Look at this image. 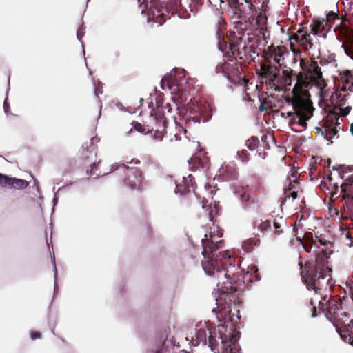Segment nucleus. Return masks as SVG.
Segmentation results:
<instances>
[{"mask_svg": "<svg viewBox=\"0 0 353 353\" xmlns=\"http://www.w3.org/2000/svg\"><path fill=\"white\" fill-rule=\"evenodd\" d=\"M301 279L308 290H314L317 293L318 290L327 288L330 274L321 267H309L306 273L304 271L301 272Z\"/></svg>", "mask_w": 353, "mask_h": 353, "instance_id": "f257e3e1", "label": "nucleus"}, {"mask_svg": "<svg viewBox=\"0 0 353 353\" xmlns=\"http://www.w3.org/2000/svg\"><path fill=\"white\" fill-rule=\"evenodd\" d=\"M117 171L124 174V184L132 190H140L143 181L141 172L136 168L122 163L112 165L110 172Z\"/></svg>", "mask_w": 353, "mask_h": 353, "instance_id": "f03ea898", "label": "nucleus"}, {"mask_svg": "<svg viewBox=\"0 0 353 353\" xmlns=\"http://www.w3.org/2000/svg\"><path fill=\"white\" fill-rule=\"evenodd\" d=\"M303 62L301 63V68L306 72V78L304 80L303 74H299L297 76L298 82L305 87L310 82L316 83L318 85H321V83L323 81L322 72L317 61H312L309 65L303 66Z\"/></svg>", "mask_w": 353, "mask_h": 353, "instance_id": "7ed1b4c3", "label": "nucleus"}, {"mask_svg": "<svg viewBox=\"0 0 353 353\" xmlns=\"http://www.w3.org/2000/svg\"><path fill=\"white\" fill-rule=\"evenodd\" d=\"M203 250L202 255L204 258H210L214 259L218 264L220 263L223 265L226 264L227 260L230 259L231 256L226 250L217 252L218 247L214 242L210 244H205L204 239H201Z\"/></svg>", "mask_w": 353, "mask_h": 353, "instance_id": "20e7f679", "label": "nucleus"}, {"mask_svg": "<svg viewBox=\"0 0 353 353\" xmlns=\"http://www.w3.org/2000/svg\"><path fill=\"white\" fill-rule=\"evenodd\" d=\"M292 106L298 118V124L302 126V130L305 131L307 129V121L310 119L306 112H312L314 108L310 104L303 101H293Z\"/></svg>", "mask_w": 353, "mask_h": 353, "instance_id": "39448f33", "label": "nucleus"}, {"mask_svg": "<svg viewBox=\"0 0 353 353\" xmlns=\"http://www.w3.org/2000/svg\"><path fill=\"white\" fill-rule=\"evenodd\" d=\"M261 69L262 77L268 80V83L271 88H274L276 91L279 90V88L277 86V79L280 72L279 67L275 65L262 64Z\"/></svg>", "mask_w": 353, "mask_h": 353, "instance_id": "423d86ee", "label": "nucleus"}, {"mask_svg": "<svg viewBox=\"0 0 353 353\" xmlns=\"http://www.w3.org/2000/svg\"><path fill=\"white\" fill-rule=\"evenodd\" d=\"M341 179L344 182L340 185L341 192L344 194L343 199H353V172L342 170Z\"/></svg>", "mask_w": 353, "mask_h": 353, "instance_id": "0eeeda50", "label": "nucleus"}, {"mask_svg": "<svg viewBox=\"0 0 353 353\" xmlns=\"http://www.w3.org/2000/svg\"><path fill=\"white\" fill-rule=\"evenodd\" d=\"M285 53V49L283 46H280L274 47V46H271L268 48L266 59L270 63H272L271 59H272L274 63H277L279 67H283L284 65L283 56Z\"/></svg>", "mask_w": 353, "mask_h": 353, "instance_id": "6e6552de", "label": "nucleus"}, {"mask_svg": "<svg viewBox=\"0 0 353 353\" xmlns=\"http://www.w3.org/2000/svg\"><path fill=\"white\" fill-rule=\"evenodd\" d=\"M221 339L223 353H241V347L238 343V334H230L228 339H227V336L225 338L221 337Z\"/></svg>", "mask_w": 353, "mask_h": 353, "instance_id": "1a4fd4ad", "label": "nucleus"}, {"mask_svg": "<svg viewBox=\"0 0 353 353\" xmlns=\"http://www.w3.org/2000/svg\"><path fill=\"white\" fill-rule=\"evenodd\" d=\"M149 123L152 124V130L154 131H165L167 122L164 114L161 111L152 110L149 117Z\"/></svg>", "mask_w": 353, "mask_h": 353, "instance_id": "9d476101", "label": "nucleus"}, {"mask_svg": "<svg viewBox=\"0 0 353 353\" xmlns=\"http://www.w3.org/2000/svg\"><path fill=\"white\" fill-rule=\"evenodd\" d=\"M310 33L305 32L303 29L299 30L297 33L290 38L291 46L293 45V41L301 45L305 50H311L315 44L312 43L310 39Z\"/></svg>", "mask_w": 353, "mask_h": 353, "instance_id": "9b49d317", "label": "nucleus"}, {"mask_svg": "<svg viewBox=\"0 0 353 353\" xmlns=\"http://www.w3.org/2000/svg\"><path fill=\"white\" fill-rule=\"evenodd\" d=\"M208 260L202 263V268L205 274L210 276L219 278V274L225 275L224 268H220L218 263L214 259L206 258Z\"/></svg>", "mask_w": 353, "mask_h": 353, "instance_id": "f8f14e48", "label": "nucleus"}, {"mask_svg": "<svg viewBox=\"0 0 353 353\" xmlns=\"http://www.w3.org/2000/svg\"><path fill=\"white\" fill-rule=\"evenodd\" d=\"M339 87L341 91L353 92V76L350 71L340 73Z\"/></svg>", "mask_w": 353, "mask_h": 353, "instance_id": "ddd939ff", "label": "nucleus"}, {"mask_svg": "<svg viewBox=\"0 0 353 353\" xmlns=\"http://www.w3.org/2000/svg\"><path fill=\"white\" fill-rule=\"evenodd\" d=\"M208 334L205 330H196L193 336L191 337V343L192 346H205L207 345Z\"/></svg>", "mask_w": 353, "mask_h": 353, "instance_id": "4468645a", "label": "nucleus"}, {"mask_svg": "<svg viewBox=\"0 0 353 353\" xmlns=\"http://www.w3.org/2000/svg\"><path fill=\"white\" fill-rule=\"evenodd\" d=\"M160 10L159 0H151L145 4L144 8L141 9V14L146 12L148 19H150V17L154 18L155 13H159Z\"/></svg>", "mask_w": 353, "mask_h": 353, "instance_id": "2eb2a0df", "label": "nucleus"}, {"mask_svg": "<svg viewBox=\"0 0 353 353\" xmlns=\"http://www.w3.org/2000/svg\"><path fill=\"white\" fill-rule=\"evenodd\" d=\"M259 2L261 0H259ZM268 0H261V12L258 13L256 19V23L258 26V27L261 29H263L264 26L265 25V22L267 20V17L265 15V12L267 11L268 6L267 2Z\"/></svg>", "mask_w": 353, "mask_h": 353, "instance_id": "dca6fc26", "label": "nucleus"}, {"mask_svg": "<svg viewBox=\"0 0 353 353\" xmlns=\"http://www.w3.org/2000/svg\"><path fill=\"white\" fill-rule=\"evenodd\" d=\"M245 4L241 3L239 5V10L242 12L245 15H250L252 17H254L256 14H257L256 8L254 6L250 0H243Z\"/></svg>", "mask_w": 353, "mask_h": 353, "instance_id": "f3484780", "label": "nucleus"}, {"mask_svg": "<svg viewBox=\"0 0 353 353\" xmlns=\"http://www.w3.org/2000/svg\"><path fill=\"white\" fill-rule=\"evenodd\" d=\"M28 185L29 183L24 179L10 177L9 188H14L18 190H23L26 188L28 186Z\"/></svg>", "mask_w": 353, "mask_h": 353, "instance_id": "a211bd4d", "label": "nucleus"}, {"mask_svg": "<svg viewBox=\"0 0 353 353\" xmlns=\"http://www.w3.org/2000/svg\"><path fill=\"white\" fill-rule=\"evenodd\" d=\"M216 308H212V312L216 315L218 313H221L222 315L227 314L229 310L227 308V303H222V299H216Z\"/></svg>", "mask_w": 353, "mask_h": 353, "instance_id": "6ab92c4d", "label": "nucleus"}, {"mask_svg": "<svg viewBox=\"0 0 353 353\" xmlns=\"http://www.w3.org/2000/svg\"><path fill=\"white\" fill-rule=\"evenodd\" d=\"M259 239H248L244 241L242 243V248L246 252H250L252 250L254 245H256L259 243Z\"/></svg>", "mask_w": 353, "mask_h": 353, "instance_id": "aec40b11", "label": "nucleus"}, {"mask_svg": "<svg viewBox=\"0 0 353 353\" xmlns=\"http://www.w3.org/2000/svg\"><path fill=\"white\" fill-rule=\"evenodd\" d=\"M321 134L326 141H330L332 137L337 135V132L332 128H325L324 131H321Z\"/></svg>", "mask_w": 353, "mask_h": 353, "instance_id": "412c9836", "label": "nucleus"}, {"mask_svg": "<svg viewBox=\"0 0 353 353\" xmlns=\"http://www.w3.org/2000/svg\"><path fill=\"white\" fill-rule=\"evenodd\" d=\"M272 223L270 221H265L261 222L258 225V230H259L262 234H264L265 232L271 229Z\"/></svg>", "mask_w": 353, "mask_h": 353, "instance_id": "4be33fe9", "label": "nucleus"}, {"mask_svg": "<svg viewBox=\"0 0 353 353\" xmlns=\"http://www.w3.org/2000/svg\"><path fill=\"white\" fill-rule=\"evenodd\" d=\"M298 176H299L298 172L296 171H294V170L291 171L290 174L288 175V179L290 181L289 190H292L294 188L292 183V182L296 183L297 181Z\"/></svg>", "mask_w": 353, "mask_h": 353, "instance_id": "5701e85b", "label": "nucleus"}, {"mask_svg": "<svg viewBox=\"0 0 353 353\" xmlns=\"http://www.w3.org/2000/svg\"><path fill=\"white\" fill-rule=\"evenodd\" d=\"M10 177L0 173V186L5 188L10 185Z\"/></svg>", "mask_w": 353, "mask_h": 353, "instance_id": "b1692460", "label": "nucleus"}, {"mask_svg": "<svg viewBox=\"0 0 353 353\" xmlns=\"http://www.w3.org/2000/svg\"><path fill=\"white\" fill-rule=\"evenodd\" d=\"M323 28V22H316L315 24L312 27L311 29V34L316 36L319 34V32L321 29Z\"/></svg>", "mask_w": 353, "mask_h": 353, "instance_id": "393cba45", "label": "nucleus"}, {"mask_svg": "<svg viewBox=\"0 0 353 353\" xmlns=\"http://www.w3.org/2000/svg\"><path fill=\"white\" fill-rule=\"evenodd\" d=\"M216 340L211 335H209L207 339V346L211 349L212 351L214 352L216 349L215 344Z\"/></svg>", "mask_w": 353, "mask_h": 353, "instance_id": "a878e982", "label": "nucleus"}, {"mask_svg": "<svg viewBox=\"0 0 353 353\" xmlns=\"http://www.w3.org/2000/svg\"><path fill=\"white\" fill-rule=\"evenodd\" d=\"M51 262L54 265V281H56L57 276V269L56 264H55V256L54 254L52 256H51ZM57 289H58V287H57V283H55L54 286V292H55Z\"/></svg>", "mask_w": 353, "mask_h": 353, "instance_id": "bb28decb", "label": "nucleus"}, {"mask_svg": "<svg viewBox=\"0 0 353 353\" xmlns=\"http://www.w3.org/2000/svg\"><path fill=\"white\" fill-rule=\"evenodd\" d=\"M346 325H345L343 327V328H341V327H336V332H337L339 333V334L341 336V338L342 339V340H343V341H346V340H347V336H348V334L347 335V334H343V332H345L344 331V328L345 327V326H346Z\"/></svg>", "mask_w": 353, "mask_h": 353, "instance_id": "cd10ccee", "label": "nucleus"}, {"mask_svg": "<svg viewBox=\"0 0 353 353\" xmlns=\"http://www.w3.org/2000/svg\"><path fill=\"white\" fill-rule=\"evenodd\" d=\"M350 325L347 324V325L344 328V331L347 332V333H348V336H349V342L348 343L353 346V337L351 336V334L352 333V331L350 330Z\"/></svg>", "mask_w": 353, "mask_h": 353, "instance_id": "c85d7f7f", "label": "nucleus"}, {"mask_svg": "<svg viewBox=\"0 0 353 353\" xmlns=\"http://www.w3.org/2000/svg\"><path fill=\"white\" fill-rule=\"evenodd\" d=\"M165 132V131H154V139L159 141H162L163 138V133Z\"/></svg>", "mask_w": 353, "mask_h": 353, "instance_id": "c756f323", "label": "nucleus"}, {"mask_svg": "<svg viewBox=\"0 0 353 353\" xmlns=\"http://www.w3.org/2000/svg\"><path fill=\"white\" fill-rule=\"evenodd\" d=\"M351 110H352V108L350 106H347L343 108H340V114L343 117L347 116L349 114Z\"/></svg>", "mask_w": 353, "mask_h": 353, "instance_id": "7c9ffc66", "label": "nucleus"}, {"mask_svg": "<svg viewBox=\"0 0 353 353\" xmlns=\"http://www.w3.org/2000/svg\"><path fill=\"white\" fill-rule=\"evenodd\" d=\"M84 27L83 26H81L77 30V34H76V36H77V39L81 41V38L83 37V36L84 35Z\"/></svg>", "mask_w": 353, "mask_h": 353, "instance_id": "2f4dec72", "label": "nucleus"}, {"mask_svg": "<svg viewBox=\"0 0 353 353\" xmlns=\"http://www.w3.org/2000/svg\"><path fill=\"white\" fill-rule=\"evenodd\" d=\"M274 228L275 229L274 234L275 235H280L282 233V230H280L281 225L276 222L273 223Z\"/></svg>", "mask_w": 353, "mask_h": 353, "instance_id": "473e14b6", "label": "nucleus"}, {"mask_svg": "<svg viewBox=\"0 0 353 353\" xmlns=\"http://www.w3.org/2000/svg\"><path fill=\"white\" fill-rule=\"evenodd\" d=\"M134 128L139 132H141V133L144 132V129H143V125L138 122L134 123Z\"/></svg>", "mask_w": 353, "mask_h": 353, "instance_id": "72a5a7b5", "label": "nucleus"}, {"mask_svg": "<svg viewBox=\"0 0 353 353\" xmlns=\"http://www.w3.org/2000/svg\"><path fill=\"white\" fill-rule=\"evenodd\" d=\"M285 194L286 196H285V198L284 199V201H285L287 200V199L290 198V197H292L293 200H294L295 199L297 198V192L296 191H293L289 195H287V192L285 191Z\"/></svg>", "mask_w": 353, "mask_h": 353, "instance_id": "f704fd0d", "label": "nucleus"}, {"mask_svg": "<svg viewBox=\"0 0 353 353\" xmlns=\"http://www.w3.org/2000/svg\"><path fill=\"white\" fill-rule=\"evenodd\" d=\"M30 338L32 340H36L40 338V333L37 332H34L30 333Z\"/></svg>", "mask_w": 353, "mask_h": 353, "instance_id": "c9c22d12", "label": "nucleus"}, {"mask_svg": "<svg viewBox=\"0 0 353 353\" xmlns=\"http://www.w3.org/2000/svg\"><path fill=\"white\" fill-rule=\"evenodd\" d=\"M248 141L251 142L254 145H257L259 142V139L256 137H251Z\"/></svg>", "mask_w": 353, "mask_h": 353, "instance_id": "e433bc0d", "label": "nucleus"}, {"mask_svg": "<svg viewBox=\"0 0 353 353\" xmlns=\"http://www.w3.org/2000/svg\"><path fill=\"white\" fill-rule=\"evenodd\" d=\"M3 110L6 114H8L10 110V105L7 102L6 99L5 100L3 103Z\"/></svg>", "mask_w": 353, "mask_h": 353, "instance_id": "4c0bfd02", "label": "nucleus"}, {"mask_svg": "<svg viewBox=\"0 0 353 353\" xmlns=\"http://www.w3.org/2000/svg\"><path fill=\"white\" fill-rule=\"evenodd\" d=\"M95 167V163H90V169L87 170V174H94V172H93V169Z\"/></svg>", "mask_w": 353, "mask_h": 353, "instance_id": "58836bf2", "label": "nucleus"}, {"mask_svg": "<svg viewBox=\"0 0 353 353\" xmlns=\"http://www.w3.org/2000/svg\"><path fill=\"white\" fill-rule=\"evenodd\" d=\"M342 47L343 48L345 54L353 59V57L350 55V51L344 45H343Z\"/></svg>", "mask_w": 353, "mask_h": 353, "instance_id": "ea45409f", "label": "nucleus"}, {"mask_svg": "<svg viewBox=\"0 0 353 353\" xmlns=\"http://www.w3.org/2000/svg\"><path fill=\"white\" fill-rule=\"evenodd\" d=\"M238 154L240 156V157H246L247 154H248V152L246 150H241V152H238Z\"/></svg>", "mask_w": 353, "mask_h": 353, "instance_id": "a19ab883", "label": "nucleus"}, {"mask_svg": "<svg viewBox=\"0 0 353 353\" xmlns=\"http://www.w3.org/2000/svg\"><path fill=\"white\" fill-rule=\"evenodd\" d=\"M61 190V188H60L58 191L54 194V199H53V203H54V206L57 204V193L59 190Z\"/></svg>", "mask_w": 353, "mask_h": 353, "instance_id": "79ce46f5", "label": "nucleus"}, {"mask_svg": "<svg viewBox=\"0 0 353 353\" xmlns=\"http://www.w3.org/2000/svg\"><path fill=\"white\" fill-rule=\"evenodd\" d=\"M263 46H265L268 43L267 37L265 36V33H263Z\"/></svg>", "mask_w": 353, "mask_h": 353, "instance_id": "37998d69", "label": "nucleus"}, {"mask_svg": "<svg viewBox=\"0 0 353 353\" xmlns=\"http://www.w3.org/2000/svg\"><path fill=\"white\" fill-rule=\"evenodd\" d=\"M298 124V118L297 117L296 118H294L293 120L290 123L291 125Z\"/></svg>", "mask_w": 353, "mask_h": 353, "instance_id": "c03bdc74", "label": "nucleus"}, {"mask_svg": "<svg viewBox=\"0 0 353 353\" xmlns=\"http://www.w3.org/2000/svg\"><path fill=\"white\" fill-rule=\"evenodd\" d=\"M245 146L247 147V148L250 150V151H253L254 150V147L252 146L251 144H248L246 143L245 144Z\"/></svg>", "mask_w": 353, "mask_h": 353, "instance_id": "a18cd8bd", "label": "nucleus"}, {"mask_svg": "<svg viewBox=\"0 0 353 353\" xmlns=\"http://www.w3.org/2000/svg\"><path fill=\"white\" fill-rule=\"evenodd\" d=\"M174 6H177L180 3V0H170Z\"/></svg>", "mask_w": 353, "mask_h": 353, "instance_id": "49530a36", "label": "nucleus"}, {"mask_svg": "<svg viewBox=\"0 0 353 353\" xmlns=\"http://www.w3.org/2000/svg\"><path fill=\"white\" fill-rule=\"evenodd\" d=\"M227 274L225 273V275H224L223 273L219 274V277L217 278L219 280H222L224 278H226Z\"/></svg>", "mask_w": 353, "mask_h": 353, "instance_id": "de8ad7c7", "label": "nucleus"}, {"mask_svg": "<svg viewBox=\"0 0 353 353\" xmlns=\"http://www.w3.org/2000/svg\"><path fill=\"white\" fill-rule=\"evenodd\" d=\"M291 72L292 71L284 70L283 72L286 77H290Z\"/></svg>", "mask_w": 353, "mask_h": 353, "instance_id": "09e8293b", "label": "nucleus"}, {"mask_svg": "<svg viewBox=\"0 0 353 353\" xmlns=\"http://www.w3.org/2000/svg\"><path fill=\"white\" fill-rule=\"evenodd\" d=\"M294 114H295V112H294H294H291V111L288 112L286 113V117H292Z\"/></svg>", "mask_w": 353, "mask_h": 353, "instance_id": "8fccbe9b", "label": "nucleus"}, {"mask_svg": "<svg viewBox=\"0 0 353 353\" xmlns=\"http://www.w3.org/2000/svg\"><path fill=\"white\" fill-rule=\"evenodd\" d=\"M292 131H294L295 133H301L303 132V130H296V129H294L293 128H291Z\"/></svg>", "mask_w": 353, "mask_h": 353, "instance_id": "3c124183", "label": "nucleus"}, {"mask_svg": "<svg viewBox=\"0 0 353 353\" xmlns=\"http://www.w3.org/2000/svg\"><path fill=\"white\" fill-rule=\"evenodd\" d=\"M259 110H260L261 112H263V111H265L266 109H265V107L264 106V105L261 104V105L259 106Z\"/></svg>", "mask_w": 353, "mask_h": 353, "instance_id": "603ef678", "label": "nucleus"}, {"mask_svg": "<svg viewBox=\"0 0 353 353\" xmlns=\"http://www.w3.org/2000/svg\"><path fill=\"white\" fill-rule=\"evenodd\" d=\"M318 242L320 243V245H325V241H323V240L320 239H318Z\"/></svg>", "mask_w": 353, "mask_h": 353, "instance_id": "864d4df0", "label": "nucleus"}, {"mask_svg": "<svg viewBox=\"0 0 353 353\" xmlns=\"http://www.w3.org/2000/svg\"><path fill=\"white\" fill-rule=\"evenodd\" d=\"M332 169H333V170L343 169V166H342V165H339V167H338V168H336V166H333V167H332Z\"/></svg>", "mask_w": 353, "mask_h": 353, "instance_id": "5fc2aeb1", "label": "nucleus"}, {"mask_svg": "<svg viewBox=\"0 0 353 353\" xmlns=\"http://www.w3.org/2000/svg\"><path fill=\"white\" fill-rule=\"evenodd\" d=\"M88 152H89L90 156H96V153L93 150H90Z\"/></svg>", "mask_w": 353, "mask_h": 353, "instance_id": "6e6d98bb", "label": "nucleus"}, {"mask_svg": "<svg viewBox=\"0 0 353 353\" xmlns=\"http://www.w3.org/2000/svg\"><path fill=\"white\" fill-rule=\"evenodd\" d=\"M296 239L303 245L302 239L300 236H296Z\"/></svg>", "mask_w": 353, "mask_h": 353, "instance_id": "4d7b16f0", "label": "nucleus"}, {"mask_svg": "<svg viewBox=\"0 0 353 353\" xmlns=\"http://www.w3.org/2000/svg\"><path fill=\"white\" fill-rule=\"evenodd\" d=\"M350 132L352 135L353 136V123L350 125Z\"/></svg>", "mask_w": 353, "mask_h": 353, "instance_id": "13d9d810", "label": "nucleus"}, {"mask_svg": "<svg viewBox=\"0 0 353 353\" xmlns=\"http://www.w3.org/2000/svg\"><path fill=\"white\" fill-rule=\"evenodd\" d=\"M349 324L350 325V330L352 331L351 330H352V327H353V321H350Z\"/></svg>", "mask_w": 353, "mask_h": 353, "instance_id": "bf43d9fd", "label": "nucleus"}, {"mask_svg": "<svg viewBox=\"0 0 353 353\" xmlns=\"http://www.w3.org/2000/svg\"><path fill=\"white\" fill-rule=\"evenodd\" d=\"M165 108H168V112H170V104H166Z\"/></svg>", "mask_w": 353, "mask_h": 353, "instance_id": "052dcab7", "label": "nucleus"}, {"mask_svg": "<svg viewBox=\"0 0 353 353\" xmlns=\"http://www.w3.org/2000/svg\"><path fill=\"white\" fill-rule=\"evenodd\" d=\"M305 236L306 241H309V234H305Z\"/></svg>", "mask_w": 353, "mask_h": 353, "instance_id": "680f3d73", "label": "nucleus"}, {"mask_svg": "<svg viewBox=\"0 0 353 353\" xmlns=\"http://www.w3.org/2000/svg\"><path fill=\"white\" fill-rule=\"evenodd\" d=\"M334 188H335L336 190H337L338 188H339V185L337 184H335L334 185Z\"/></svg>", "mask_w": 353, "mask_h": 353, "instance_id": "e2e57ef3", "label": "nucleus"}, {"mask_svg": "<svg viewBox=\"0 0 353 353\" xmlns=\"http://www.w3.org/2000/svg\"><path fill=\"white\" fill-rule=\"evenodd\" d=\"M312 243H314V244L316 245V247H319V245L316 244V242H314V240H313V239H312Z\"/></svg>", "mask_w": 353, "mask_h": 353, "instance_id": "0e129e2a", "label": "nucleus"}, {"mask_svg": "<svg viewBox=\"0 0 353 353\" xmlns=\"http://www.w3.org/2000/svg\"><path fill=\"white\" fill-rule=\"evenodd\" d=\"M342 315H343L344 316H347V313L346 312H343Z\"/></svg>", "mask_w": 353, "mask_h": 353, "instance_id": "69168bd1", "label": "nucleus"}, {"mask_svg": "<svg viewBox=\"0 0 353 353\" xmlns=\"http://www.w3.org/2000/svg\"><path fill=\"white\" fill-rule=\"evenodd\" d=\"M192 160V159H188V163H190Z\"/></svg>", "mask_w": 353, "mask_h": 353, "instance_id": "338daca9", "label": "nucleus"}, {"mask_svg": "<svg viewBox=\"0 0 353 353\" xmlns=\"http://www.w3.org/2000/svg\"><path fill=\"white\" fill-rule=\"evenodd\" d=\"M330 15H334V12H332L330 13Z\"/></svg>", "mask_w": 353, "mask_h": 353, "instance_id": "774afa93", "label": "nucleus"}]
</instances>
